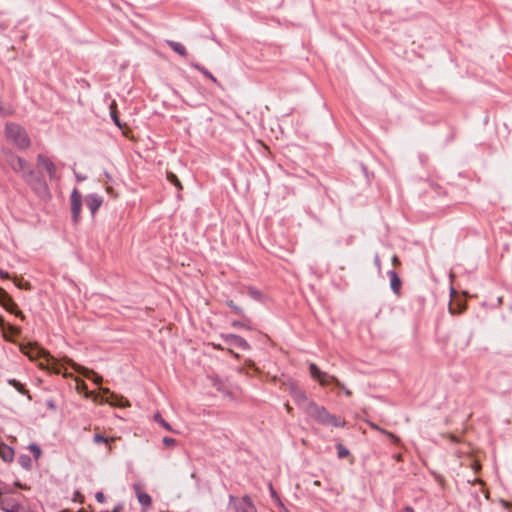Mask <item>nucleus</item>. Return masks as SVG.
I'll use <instances>...</instances> for the list:
<instances>
[{"label":"nucleus","mask_w":512,"mask_h":512,"mask_svg":"<svg viewBox=\"0 0 512 512\" xmlns=\"http://www.w3.org/2000/svg\"><path fill=\"white\" fill-rule=\"evenodd\" d=\"M305 413L323 425L333 427H343L345 425L344 420L330 414L324 407L317 405L315 402L307 406Z\"/></svg>","instance_id":"f257e3e1"},{"label":"nucleus","mask_w":512,"mask_h":512,"mask_svg":"<svg viewBox=\"0 0 512 512\" xmlns=\"http://www.w3.org/2000/svg\"><path fill=\"white\" fill-rule=\"evenodd\" d=\"M23 178L39 197L43 199L50 197L49 186L40 173L28 169V172L23 174Z\"/></svg>","instance_id":"f03ea898"},{"label":"nucleus","mask_w":512,"mask_h":512,"mask_svg":"<svg viewBox=\"0 0 512 512\" xmlns=\"http://www.w3.org/2000/svg\"><path fill=\"white\" fill-rule=\"evenodd\" d=\"M21 351L24 354H26L30 359H36L40 357L45 358L48 370L56 374L62 373L61 365L57 362V360L54 357L50 356V354L44 349L33 346H22Z\"/></svg>","instance_id":"7ed1b4c3"},{"label":"nucleus","mask_w":512,"mask_h":512,"mask_svg":"<svg viewBox=\"0 0 512 512\" xmlns=\"http://www.w3.org/2000/svg\"><path fill=\"white\" fill-rule=\"evenodd\" d=\"M7 138L19 149H27L30 146V139L26 131L17 124L9 123L5 127Z\"/></svg>","instance_id":"20e7f679"},{"label":"nucleus","mask_w":512,"mask_h":512,"mask_svg":"<svg viewBox=\"0 0 512 512\" xmlns=\"http://www.w3.org/2000/svg\"><path fill=\"white\" fill-rule=\"evenodd\" d=\"M309 371L311 374V377L315 380H317L320 385H329V384H335L337 387H343V384L333 375H329L326 372L321 371L318 366L314 363H311L309 365Z\"/></svg>","instance_id":"39448f33"},{"label":"nucleus","mask_w":512,"mask_h":512,"mask_svg":"<svg viewBox=\"0 0 512 512\" xmlns=\"http://www.w3.org/2000/svg\"><path fill=\"white\" fill-rule=\"evenodd\" d=\"M229 499V508H231L233 512H256V507L254 506L251 498L247 495H245L241 501H237L232 495Z\"/></svg>","instance_id":"423d86ee"},{"label":"nucleus","mask_w":512,"mask_h":512,"mask_svg":"<svg viewBox=\"0 0 512 512\" xmlns=\"http://www.w3.org/2000/svg\"><path fill=\"white\" fill-rule=\"evenodd\" d=\"M289 392H290V395L292 396L293 400L295 401V403L301 408L304 410V412L307 410V406H309V404H312L313 401H310L305 392L303 390H301L296 384L292 383L290 384L289 386Z\"/></svg>","instance_id":"0eeeda50"},{"label":"nucleus","mask_w":512,"mask_h":512,"mask_svg":"<svg viewBox=\"0 0 512 512\" xmlns=\"http://www.w3.org/2000/svg\"><path fill=\"white\" fill-rule=\"evenodd\" d=\"M71 213L72 220L77 224L80 220V212L82 207V196L77 189H74L71 193Z\"/></svg>","instance_id":"6e6552de"},{"label":"nucleus","mask_w":512,"mask_h":512,"mask_svg":"<svg viewBox=\"0 0 512 512\" xmlns=\"http://www.w3.org/2000/svg\"><path fill=\"white\" fill-rule=\"evenodd\" d=\"M37 165L43 168L49 175L51 180L57 178V168L54 162L47 156L39 154L37 156Z\"/></svg>","instance_id":"1a4fd4ad"},{"label":"nucleus","mask_w":512,"mask_h":512,"mask_svg":"<svg viewBox=\"0 0 512 512\" xmlns=\"http://www.w3.org/2000/svg\"><path fill=\"white\" fill-rule=\"evenodd\" d=\"M0 302L3 304V306L10 312L15 313L18 316L23 317V314L21 311L17 310L16 303L12 300V298L8 295L6 291H4L0 287Z\"/></svg>","instance_id":"9d476101"},{"label":"nucleus","mask_w":512,"mask_h":512,"mask_svg":"<svg viewBox=\"0 0 512 512\" xmlns=\"http://www.w3.org/2000/svg\"><path fill=\"white\" fill-rule=\"evenodd\" d=\"M87 207L94 216L103 203V198L98 194H89L85 198Z\"/></svg>","instance_id":"9b49d317"},{"label":"nucleus","mask_w":512,"mask_h":512,"mask_svg":"<svg viewBox=\"0 0 512 512\" xmlns=\"http://www.w3.org/2000/svg\"><path fill=\"white\" fill-rule=\"evenodd\" d=\"M67 363L70 364L76 371L80 372L87 378H92L95 383H101L102 377L97 375L94 371L81 367L80 365L73 362L71 359H67Z\"/></svg>","instance_id":"f8f14e48"},{"label":"nucleus","mask_w":512,"mask_h":512,"mask_svg":"<svg viewBox=\"0 0 512 512\" xmlns=\"http://www.w3.org/2000/svg\"><path fill=\"white\" fill-rule=\"evenodd\" d=\"M388 277L390 279V287L393 291V293L399 297L400 296V290L402 286V281L399 278L398 274L394 270H390L387 272Z\"/></svg>","instance_id":"ddd939ff"},{"label":"nucleus","mask_w":512,"mask_h":512,"mask_svg":"<svg viewBox=\"0 0 512 512\" xmlns=\"http://www.w3.org/2000/svg\"><path fill=\"white\" fill-rule=\"evenodd\" d=\"M10 165L15 172H20L22 175L31 169L28 163L21 157H13L10 161Z\"/></svg>","instance_id":"4468645a"},{"label":"nucleus","mask_w":512,"mask_h":512,"mask_svg":"<svg viewBox=\"0 0 512 512\" xmlns=\"http://www.w3.org/2000/svg\"><path fill=\"white\" fill-rule=\"evenodd\" d=\"M105 393L109 394V397L107 398V402L114 406L119 407H126L129 405L127 399H125L122 396H119L115 393H112L109 391V389L104 390Z\"/></svg>","instance_id":"2eb2a0df"},{"label":"nucleus","mask_w":512,"mask_h":512,"mask_svg":"<svg viewBox=\"0 0 512 512\" xmlns=\"http://www.w3.org/2000/svg\"><path fill=\"white\" fill-rule=\"evenodd\" d=\"M227 342L230 344V345H233V346H236L238 348H241L242 350H248L250 348V345L248 344V342L238 336V335H235V334H230L227 336Z\"/></svg>","instance_id":"dca6fc26"},{"label":"nucleus","mask_w":512,"mask_h":512,"mask_svg":"<svg viewBox=\"0 0 512 512\" xmlns=\"http://www.w3.org/2000/svg\"><path fill=\"white\" fill-rule=\"evenodd\" d=\"M0 457L6 462H11L14 458V450L2 443L0 444Z\"/></svg>","instance_id":"f3484780"},{"label":"nucleus","mask_w":512,"mask_h":512,"mask_svg":"<svg viewBox=\"0 0 512 512\" xmlns=\"http://www.w3.org/2000/svg\"><path fill=\"white\" fill-rule=\"evenodd\" d=\"M167 43L174 52L178 53L181 56L187 55L186 48L180 42L169 40L167 41Z\"/></svg>","instance_id":"a211bd4d"},{"label":"nucleus","mask_w":512,"mask_h":512,"mask_svg":"<svg viewBox=\"0 0 512 512\" xmlns=\"http://www.w3.org/2000/svg\"><path fill=\"white\" fill-rule=\"evenodd\" d=\"M137 499L144 508L149 507L152 502V499L149 494L141 492L139 490L137 491Z\"/></svg>","instance_id":"6ab92c4d"},{"label":"nucleus","mask_w":512,"mask_h":512,"mask_svg":"<svg viewBox=\"0 0 512 512\" xmlns=\"http://www.w3.org/2000/svg\"><path fill=\"white\" fill-rule=\"evenodd\" d=\"M368 424H369V426H370L372 429H374V430H376V431H379V432H381V433H383V434L387 435V436H388L390 439H392L393 441H397V440H398V438H397L393 433H391V432H389V431H387V430L382 429V428H381V427H379L377 424L372 423V422H368Z\"/></svg>","instance_id":"aec40b11"},{"label":"nucleus","mask_w":512,"mask_h":512,"mask_svg":"<svg viewBox=\"0 0 512 512\" xmlns=\"http://www.w3.org/2000/svg\"><path fill=\"white\" fill-rule=\"evenodd\" d=\"M193 67L200 71L205 77L213 81L214 83H218L217 79L204 67L199 64H193Z\"/></svg>","instance_id":"412c9836"},{"label":"nucleus","mask_w":512,"mask_h":512,"mask_svg":"<svg viewBox=\"0 0 512 512\" xmlns=\"http://www.w3.org/2000/svg\"><path fill=\"white\" fill-rule=\"evenodd\" d=\"M248 294L251 298L257 300V301H261L262 300V293L261 291H259L258 289L254 288V287H248Z\"/></svg>","instance_id":"4be33fe9"},{"label":"nucleus","mask_w":512,"mask_h":512,"mask_svg":"<svg viewBox=\"0 0 512 512\" xmlns=\"http://www.w3.org/2000/svg\"><path fill=\"white\" fill-rule=\"evenodd\" d=\"M211 381H212V385L220 392H225L226 391V387H225V384L223 383V381H221L220 379L216 378V377H211L210 378Z\"/></svg>","instance_id":"5701e85b"},{"label":"nucleus","mask_w":512,"mask_h":512,"mask_svg":"<svg viewBox=\"0 0 512 512\" xmlns=\"http://www.w3.org/2000/svg\"><path fill=\"white\" fill-rule=\"evenodd\" d=\"M28 449L31 451V453L33 454V456L36 460H38L40 458L42 451H41V448L37 444L31 443L28 446Z\"/></svg>","instance_id":"b1692460"},{"label":"nucleus","mask_w":512,"mask_h":512,"mask_svg":"<svg viewBox=\"0 0 512 512\" xmlns=\"http://www.w3.org/2000/svg\"><path fill=\"white\" fill-rule=\"evenodd\" d=\"M167 179L169 180V182L174 184L179 190L182 189V184H181L180 180L178 179V177L174 173L168 172Z\"/></svg>","instance_id":"393cba45"},{"label":"nucleus","mask_w":512,"mask_h":512,"mask_svg":"<svg viewBox=\"0 0 512 512\" xmlns=\"http://www.w3.org/2000/svg\"><path fill=\"white\" fill-rule=\"evenodd\" d=\"M227 306L231 308V310L239 315V316H244V311L241 307L237 306L232 300H229L226 302Z\"/></svg>","instance_id":"a878e982"},{"label":"nucleus","mask_w":512,"mask_h":512,"mask_svg":"<svg viewBox=\"0 0 512 512\" xmlns=\"http://www.w3.org/2000/svg\"><path fill=\"white\" fill-rule=\"evenodd\" d=\"M115 438H106L105 436H103L102 434H95L94 437H93V441L95 443H110L111 441H114Z\"/></svg>","instance_id":"bb28decb"},{"label":"nucleus","mask_w":512,"mask_h":512,"mask_svg":"<svg viewBox=\"0 0 512 512\" xmlns=\"http://www.w3.org/2000/svg\"><path fill=\"white\" fill-rule=\"evenodd\" d=\"M337 454L340 459L345 458L349 455V450L344 447L342 444L337 445Z\"/></svg>","instance_id":"cd10ccee"},{"label":"nucleus","mask_w":512,"mask_h":512,"mask_svg":"<svg viewBox=\"0 0 512 512\" xmlns=\"http://www.w3.org/2000/svg\"><path fill=\"white\" fill-rule=\"evenodd\" d=\"M154 419L163 427L165 428L166 430L168 431H171V426L169 425V423H167L162 417L160 414H156L154 416Z\"/></svg>","instance_id":"c85d7f7f"},{"label":"nucleus","mask_w":512,"mask_h":512,"mask_svg":"<svg viewBox=\"0 0 512 512\" xmlns=\"http://www.w3.org/2000/svg\"><path fill=\"white\" fill-rule=\"evenodd\" d=\"M19 463L23 467H25V468H30V466H31V459L27 455H22V456L19 457Z\"/></svg>","instance_id":"c756f323"},{"label":"nucleus","mask_w":512,"mask_h":512,"mask_svg":"<svg viewBox=\"0 0 512 512\" xmlns=\"http://www.w3.org/2000/svg\"><path fill=\"white\" fill-rule=\"evenodd\" d=\"M269 490H270V494H271V497L277 502V503H280V498L278 496V494L276 493V491L274 490L273 486L270 484L269 485Z\"/></svg>","instance_id":"7c9ffc66"},{"label":"nucleus","mask_w":512,"mask_h":512,"mask_svg":"<svg viewBox=\"0 0 512 512\" xmlns=\"http://www.w3.org/2000/svg\"><path fill=\"white\" fill-rule=\"evenodd\" d=\"M162 441H163L164 445H166L168 447L175 445V442H176L175 439L171 438V437H164Z\"/></svg>","instance_id":"2f4dec72"},{"label":"nucleus","mask_w":512,"mask_h":512,"mask_svg":"<svg viewBox=\"0 0 512 512\" xmlns=\"http://www.w3.org/2000/svg\"><path fill=\"white\" fill-rule=\"evenodd\" d=\"M9 383H10L11 385H13V386L18 390V391L23 392V391H22L23 386H22L18 381H16V380H14V379H13V380H10V381H9Z\"/></svg>","instance_id":"473e14b6"},{"label":"nucleus","mask_w":512,"mask_h":512,"mask_svg":"<svg viewBox=\"0 0 512 512\" xmlns=\"http://www.w3.org/2000/svg\"><path fill=\"white\" fill-rule=\"evenodd\" d=\"M9 383H10L11 385H13V386L18 390V391L23 392V391H22L23 386H22L18 381H16V380H14V379H13V380H10V381H9Z\"/></svg>","instance_id":"72a5a7b5"},{"label":"nucleus","mask_w":512,"mask_h":512,"mask_svg":"<svg viewBox=\"0 0 512 512\" xmlns=\"http://www.w3.org/2000/svg\"><path fill=\"white\" fill-rule=\"evenodd\" d=\"M95 498L99 503H103L105 501V495L102 492H97L95 494Z\"/></svg>","instance_id":"f704fd0d"},{"label":"nucleus","mask_w":512,"mask_h":512,"mask_svg":"<svg viewBox=\"0 0 512 512\" xmlns=\"http://www.w3.org/2000/svg\"><path fill=\"white\" fill-rule=\"evenodd\" d=\"M111 116H112V119H113L114 123H115L117 126L121 127V124H120V122H119V118H118V116H117V114H116V112H115V111H112V112H111Z\"/></svg>","instance_id":"c9c22d12"},{"label":"nucleus","mask_w":512,"mask_h":512,"mask_svg":"<svg viewBox=\"0 0 512 512\" xmlns=\"http://www.w3.org/2000/svg\"><path fill=\"white\" fill-rule=\"evenodd\" d=\"M465 309V306L462 305L460 306L459 310L457 311V313H461L463 310ZM449 311L451 314H455L456 311L454 310V308L452 307V305L449 306Z\"/></svg>","instance_id":"e433bc0d"},{"label":"nucleus","mask_w":512,"mask_h":512,"mask_svg":"<svg viewBox=\"0 0 512 512\" xmlns=\"http://www.w3.org/2000/svg\"><path fill=\"white\" fill-rule=\"evenodd\" d=\"M232 326L236 327V328L246 327V325L243 322H240V321H233L232 322Z\"/></svg>","instance_id":"4c0bfd02"},{"label":"nucleus","mask_w":512,"mask_h":512,"mask_svg":"<svg viewBox=\"0 0 512 512\" xmlns=\"http://www.w3.org/2000/svg\"><path fill=\"white\" fill-rule=\"evenodd\" d=\"M374 262H375V265L377 266V268L380 269L381 268V261H380V258H379L378 255L375 256Z\"/></svg>","instance_id":"58836bf2"},{"label":"nucleus","mask_w":512,"mask_h":512,"mask_svg":"<svg viewBox=\"0 0 512 512\" xmlns=\"http://www.w3.org/2000/svg\"><path fill=\"white\" fill-rule=\"evenodd\" d=\"M0 278L2 279H8L9 278V274L8 272H5L3 270L0 269Z\"/></svg>","instance_id":"ea45409f"},{"label":"nucleus","mask_w":512,"mask_h":512,"mask_svg":"<svg viewBox=\"0 0 512 512\" xmlns=\"http://www.w3.org/2000/svg\"><path fill=\"white\" fill-rule=\"evenodd\" d=\"M392 263H393L394 265H399V264H400V260H399V258H398L396 255H394V256L392 257Z\"/></svg>","instance_id":"a19ab883"},{"label":"nucleus","mask_w":512,"mask_h":512,"mask_svg":"<svg viewBox=\"0 0 512 512\" xmlns=\"http://www.w3.org/2000/svg\"><path fill=\"white\" fill-rule=\"evenodd\" d=\"M340 388L343 389V391L345 392V394L347 396H351L352 395V392L349 389L345 388L344 385H343V387H340Z\"/></svg>","instance_id":"79ce46f5"},{"label":"nucleus","mask_w":512,"mask_h":512,"mask_svg":"<svg viewBox=\"0 0 512 512\" xmlns=\"http://www.w3.org/2000/svg\"><path fill=\"white\" fill-rule=\"evenodd\" d=\"M403 512H414V509L412 507L407 506L404 508Z\"/></svg>","instance_id":"37998d69"},{"label":"nucleus","mask_w":512,"mask_h":512,"mask_svg":"<svg viewBox=\"0 0 512 512\" xmlns=\"http://www.w3.org/2000/svg\"><path fill=\"white\" fill-rule=\"evenodd\" d=\"M76 178H77L78 181H83V180L86 179L85 176H80V175H76Z\"/></svg>","instance_id":"c03bdc74"},{"label":"nucleus","mask_w":512,"mask_h":512,"mask_svg":"<svg viewBox=\"0 0 512 512\" xmlns=\"http://www.w3.org/2000/svg\"><path fill=\"white\" fill-rule=\"evenodd\" d=\"M19 287H20V288H25V289H28V288H29V284H28V283H26V284H25L24 286H22V285H19Z\"/></svg>","instance_id":"a18cd8bd"},{"label":"nucleus","mask_w":512,"mask_h":512,"mask_svg":"<svg viewBox=\"0 0 512 512\" xmlns=\"http://www.w3.org/2000/svg\"><path fill=\"white\" fill-rule=\"evenodd\" d=\"M285 407H286V410H287L288 412H290V411H291V407L289 406V404H285Z\"/></svg>","instance_id":"49530a36"},{"label":"nucleus","mask_w":512,"mask_h":512,"mask_svg":"<svg viewBox=\"0 0 512 512\" xmlns=\"http://www.w3.org/2000/svg\"><path fill=\"white\" fill-rule=\"evenodd\" d=\"M115 106H116V103H115V101H113L111 104V109H113Z\"/></svg>","instance_id":"de8ad7c7"}]
</instances>
